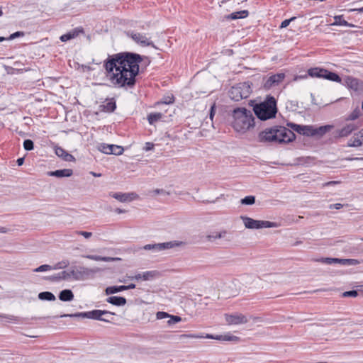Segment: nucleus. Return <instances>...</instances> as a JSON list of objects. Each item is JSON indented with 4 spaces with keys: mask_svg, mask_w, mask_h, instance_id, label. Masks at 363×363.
<instances>
[{
    "mask_svg": "<svg viewBox=\"0 0 363 363\" xmlns=\"http://www.w3.org/2000/svg\"><path fill=\"white\" fill-rule=\"evenodd\" d=\"M143 57L133 52H121L108 56L104 67L111 83L117 88H133L139 73Z\"/></svg>",
    "mask_w": 363,
    "mask_h": 363,
    "instance_id": "f257e3e1",
    "label": "nucleus"
},
{
    "mask_svg": "<svg viewBox=\"0 0 363 363\" xmlns=\"http://www.w3.org/2000/svg\"><path fill=\"white\" fill-rule=\"evenodd\" d=\"M288 125L292 130L284 126L266 128L259 133V141L261 143H288L292 142L296 138L294 131L303 135L305 125L292 123H288Z\"/></svg>",
    "mask_w": 363,
    "mask_h": 363,
    "instance_id": "f03ea898",
    "label": "nucleus"
},
{
    "mask_svg": "<svg viewBox=\"0 0 363 363\" xmlns=\"http://www.w3.org/2000/svg\"><path fill=\"white\" fill-rule=\"evenodd\" d=\"M233 118V127L237 132H245L254 125L255 118L252 112L245 108H235Z\"/></svg>",
    "mask_w": 363,
    "mask_h": 363,
    "instance_id": "7ed1b4c3",
    "label": "nucleus"
},
{
    "mask_svg": "<svg viewBox=\"0 0 363 363\" xmlns=\"http://www.w3.org/2000/svg\"><path fill=\"white\" fill-rule=\"evenodd\" d=\"M253 111L261 121L274 118L277 112V101L273 96H267L264 102L256 104Z\"/></svg>",
    "mask_w": 363,
    "mask_h": 363,
    "instance_id": "20e7f679",
    "label": "nucleus"
},
{
    "mask_svg": "<svg viewBox=\"0 0 363 363\" xmlns=\"http://www.w3.org/2000/svg\"><path fill=\"white\" fill-rule=\"evenodd\" d=\"M101 271L99 267L88 268L85 267H72L69 270V280L82 281L93 277L94 275Z\"/></svg>",
    "mask_w": 363,
    "mask_h": 363,
    "instance_id": "39448f33",
    "label": "nucleus"
},
{
    "mask_svg": "<svg viewBox=\"0 0 363 363\" xmlns=\"http://www.w3.org/2000/svg\"><path fill=\"white\" fill-rule=\"evenodd\" d=\"M251 93V87L250 83L242 82L239 83L233 86L229 91V97L235 101H239L242 99L247 98Z\"/></svg>",
    "mask_w": 363,
    "mask_h": 363,
    "instance_id": "423d86ee",
    "label": "nucleus"
},
{
    "mask_svg": "<svg viewBox=\"0 0 363 363\" xmlns=\"http://www.w3.org/2000/svg\"><path fill=\"white\" fill-rule=\"evenodd\" d=\"M244 225L248 229H260L277 227V223L267 220H254L247 216H241Z\"/></svg>",
    "mask_w": 363,
    "mask_h": 363,
    "instance_id": "0eeeda50",
    "label": "nucleus"
},
{
    "mask_svg": "<svg viewBox=\"0 0 363 363\" xmlns=\"http://www.w3.org/2000/svg\"><path fill=\"white\" fill-rule=\"evenodd\" d=\"M209 338V339H215L218 340L222 341H238L239 337L234 335H213L210 334H207L206 336L197 335V334H182L179 336V340H182L183 338Z\"/></svg>",
    "mask_w": 363,
    "mask_h": 363,
    "instance_id": "6e6552de",
    "label": "nucleus"
},
{
    "mask_svg": "<svg viewBox=\"0 0 363 363\" xmlns=\"http://www.w3.org/2000/svg\"><path fill=\"white\" fill-rule=\"evenodd\" d=\"M285 78L284 73H277L269 77H264L262 86L265 90H269L272 87L278 86Z\"/></svg>",
    "mask_w": 363,
    "mask_h": 363,
    "instance_id": "1a4fd4ad",
    "label": "nucleus"
},
{
    "mask_svg": "<svg viewBox=\"0 0 363 363\" xmlns=\"http://www.w3.org/2000/svg\"><path fill=\"white\" fill-rule=\"evenodd\" d=\"M183 245V242L181 241H169L167 242L162 243H156V244H148L145 245L143 247V249L145 250H152V251H162L164 250L172 249L173 247H179Z\"/></svg>",
    "mask_w": 363,
    "mask_h": 363,
    "instance_id": "9d476101",
    "label": "nucleus"
},
{
    "mask_svg": "<svg viewBox=\"0 0 363 363\" xmlns=\"http://www.w3.org/2000/svg\"><path fill=\"white\" fill-rule=\"evenodd\" d=\"M98 150L103 153L107 155H121L123 154L124 149L123 147L116 145H108L106 143H101L98 146Z\"/></svg>",
    "mask_w": 363,
    "mask_h": 363,
    "instance_id": "9b49d317",
    "label": "nucleus"
},
{
    "mask_svg": "<svg viewBox=\"0 0 363 363\" xmlns=\"http://www.w3.org/2000/svg\"><path fill=\"white\" fill-rule=\"evenodd\" d=\"M103 315H107L108 317H111L115 315V313L106 310H93L89 311V318L93 320H97L100 321H104L106 323H110L111 320L108 318H104Z\"/></svg>",
    "mask_w": 363,
    "mask_h": 363,
    "instance_id": "f8f14e48",
    "label": "nucleus"
},
{
    "mask_svg": "<svg viewBox=\"0 0 363 363\" xmlns=\"http://www.w3.org/2000/svg\"><path fill=\"white\" fill-rule=\"evenodd\" d=\"M225 319L228 325H241L248 322L247 318L239 313L225 314Z\"/></svg>",
    "mask_w": 363,
    "mask_h": 363,
    "instance_id": "ddd939ff",
    "label": "nucleus"
},
{
    "mask_svg": "<svg viewBox=\"0 0 363 363\" xmlns=\"http://www.w3.org/2000/svg\"><path fill=\"white\" fill-rule=\"evenodd\" d=\"M128 35L130 36L133 40H134L136 43L140 45L143 47L145 46H152L155 47L153 43L147 38L145 35L136 33L134 31L128 32Z\"/></svg>",
    "mask_w": 363,
    "mask_h": 363,
    "instance_id": "4468645a",
    "label": "nucleus"
},
{
    "mask_svg": "<svg viewBox=\"0 0 363 363\" xmlns=\"http://www.w3.org/2000/svg\"><path fill=\"white\" fill-rule=\"evenodd\" d=\"M345 84L351 89L363 92V82L352 77H347L345 79Z\"/></svg>",
    "mask_w": 363,
    "mask_h": 363,
    "instance_id": "2eb2a0df",
    "label": "nucleus"
},
{
    "mask_svg": "<svg viewBox=\"0 0 363 363\" xmlns=\"http://www.w3.org/2000/svg\"><path fill=\"white\" fill-rule=\"evenodd\" d=\"M363 145V128L348 140L347 146L357 147Z\"/></svg>",
    "mask_w": 363,
    "mask_h": 363,
    "instance_id": "dca6fc26",
    "label": "nucleus"
},
{
    "mask_svg": "<svg viewBox=\"0 0 363 363\" xmlns=\"http://www.w3.org/2000/svg\"><path fill=\"white\" fill-rule=\"evenodd\" d=\"M359 128L355 123H348L337 131L339 137L343 138L350 135L353 131Z\"/></svg>",
    "mask_w": 363,
    "mask_h": 363,
    "instance_id": "f3484780",
    "label": "nucleus"
},
{
    "mask_svg": "<svg viewBox=\"0 0 363 363\" xmlns=\"http://www.w3.org/2000/svg\"><path fill=\"white\" fill-rule=\"evenodd\" d=\"M111 196L121 202L130 201L137 197L135 193H113Z\"/></svg>",
    "mask_w": 363,
    "mask_h": 363,
    "instance_id": "a211bd4d",
    "label": "nucleus"
},
{
    "mask_svg": "<svg viewBox=\"0 0 363 363\" xmlns=\"http://www.w3.org/2000/svg\"><path fill=\"white\" fill-rule=\"evenodd\" d=\"M81 33H83V30L80 28H76L67 32V33L62 35L60 39L62 42H67L69 40L75 38Z\"/></svg>",
    "mask_w": 363,
    "mask_h": 363,
    "instance_id": "6ab92c4d",
    "label": "nucleus"
},
{
    "mask_svg": "<svg viewBox=\"0 0 363 363\" xmlns=\"http://www.w3.org/2000/svg\"><path fill=\"white\" fill-rule=\"evenodd\" d=\"M55 152L58 157H62L66 162L75 161V158L73 155L68 153L65 150L60 147H55Z\"/></svg>",
    "mask_w": 363,
    "mask_h": 363,
    "instance_id": "aec40b11",
    "label": "nucleus"
},
{
    "mask_svg": "<svg viewBox=\"0 0 363 363\" xmlns=\"http://www.w3.org/2000/svg\"><path fill=\"white\" fill-rule=\"evenodd\" d=\"M47 280L51 281H60L62 280H69V271H62L57 274L48 277Z\"/></svg>",
    "mask_w": 363,
    "mask_h": 363,
    "instance_id": "412c9836",
    "label": "nucleus"
},
{
    "mask_svg": "<svg viewBox=\"0 0 363 363\" xmlns=\"http://www.w3.org/2000/svg\"><path fill=\"white\" fill-rule=\"evenodd\" d=\"M249 15V12L247 10H242L240 11L233 12L230 14L226 15L224 16V18L226 20H237L242 19L247 17Z\"/></svg>",
    "mask_w": 363,
    "mask_h": 363,
    "instance_id": "4be33fe9",
    "label": "nucleus"
},
{
    "mask_svg": "<svg viewBox=\"0 0 363 363\" xmlns=\"http://www.w3.org/2000/svg\"><path fill=\"white\" fill-rule=\"evenodd\" d=\"M48 175L56 177H69L72 175L73 171L71 169H58L49 172Z\"/></svg>",
    "mask_w": 363,
    "mask_h": 363,
    "instance_id": "5701e85b",
    "label": "nucleus"
},
{
    "mask_svg": "<svg viewBox=\"0 0 363 363\" xmlns=\"http://www.w3.org/2000/svg\"><path fill=\"white\" fill-rule=\"evenodd\" d=\"M106 301L116 306H123L127 303L126 298L122 296H110Z\"/></svg>",
    "mask_w": 363,
    "mask_h": 363,
    "instance_id": "b1692460",
    "label": "nucleus"
},
{
    "mask_svg": "<svg viewBox=\"0 0 363 363\" xmlns=\"http://www.w3.org/2000/svg\"><path fill=\"white\" fill-rule=\"evenodd\" d=\"M326 69L320 67H313L308 70V74L311 77L323 78L325 75Z\"/></svg>",
    "mask_w": 363,
    "mask_h": 363,
    "instance_id": "393cba45",
    "label": "nucleus"
},
{
    "mask_svg": "<svg viewBox=\"0 0 363 363\" xmlns=\"http://www.w3.org/2000/svg\"><path fill=\"white\" fill-rule=\"evenodd\" d=\"M59 298L62 301H71L74 299V294L70 289H64L60 292Z\"/></svg>",
    "mask_w": 363,
    "mask_h": 363,
    "instance_id": "a878e982",
    "label": "nucleus"
},
{
    "mask_svg": "<svg viewBox=\"0 0 363 363\" xmlns=\"http://www.w3.org/2000/svg\"><path fill=\"white\" fill-rule=\"evenodd\" d=\"M84 257H86L89 259L94 260V261H104V262H113L116 260H119L120 258L117 257H102L99 255H84Z\"/></svg>",
    "mask_w": 363,
    "mask_h": 363,
    "instance_id": "bb28decb",
    "label": "nucleus"
},
{
    "mask_svg": "<svg viewBox=\"0 0 363 363\" xmlns=\"http://www.w3.org/2000/svg\"><path fill=\"white\" fill-rule=\"evenodd\" d=\"M335 21L330 24V26H344L350 28L356 27L354 24L350 23L343 19L342 16H335L334 17Z\"/></svg>",
    "mask_w": 363,
    "mask_h": 363,
    "instance_id": "cd10ccee",
    "label": "nucleus"
},
{
    "mask_svg": "<svg viewBox=\"0 0 363 363\" xmlns=\"http://www.w3.org/2000/svg\"><path fill=\"white\" fill-rule=\"evenodd\" d=\"M123 291H125V285H121V286H108L105 289V294L106 295H110V294H114Z\"/></svg>",
    "mask_w": 363,
    "mask_h": 363,
    "instance_id": "c85d7f7f",
    "label": "nucleus"
},
{
    "mask_svg": "<svg viewBox=\"0 0 363 363\" xmlns=\"http://www.w3.org/2000/svg\"><path fill=\"white\" fill-rule=\"evenodd\" d=\"M163 117L162 113H151L147 116V121L150 124L153 125Z\"/></svg>",
    "mask_w": 363,
    "mask_h": 363,
    "instance_id": "c756f323",
    "label": "nucleus"
},
{
    "mask_svg": "<svg viewBox=\"0 0 363 363\" xmlns=\"http://www.w3.org/2000/svg\"><path fill=\"white\" fill-rule=\"evenodd\" d=\"M38 298L42 301H55V295L50 291H43L38 294Z\"/></svg>",
    "mask_w": 363,
    "mask_h": 363,
    "instance_id": "7c9ffc66",
    "label": "nucleus"
},
{
    "mask_svg": "<svg viewBox=\"0 0 363 363\" xmlns=\"http://www.w3.org/2000/svg\"><path fill=\"white\" fill-rule=\"evenodd\" d=\"M325 74V75L323 76V79H326L333 82H341V78L336 73L330 72L326 69V73Z\"/></svg>",
    "mask_w": 363,
    "mask_h": 363,
    "instance_id": "2f4dec72",
    "label": "nucleus"
},
{
    "mask_svg": "<svg viewBox=\"0 0 363 363\" xmlns=\"http://www.w3.org/2000/svg\"><path fill=\"white\" fill-rule=\"evenodd\" d=\"M332 128L333 126L330 125H326L316 128H315V135L322 136L325 133L330 130Z\"/></svg>",
    "mask_w": 363,
    "mask_h": 363,
    "instance_id": "473e14b6",
    "label": "nucleus"
},
{
    "mask_svg": "<svg viewBox=\"0 0 363 363\" xmlns=\"http://www.w3.org/2000/svg\"><path fill=\"white\" fill-rule=\"evenodd\" d=\"M104 111L106 112H113L116 108V104L114 99H111L104 106Z\"/></svg>",
    "mask_w": 363,
    "mask_h": 363,
    "instance_id": "72a5a7b5",
    "label": "nucleus"
},
{
    "mask_svg": "<svg viewBox=\"0 0 363 363\" xmlns=\"http://www.w3.org/2000/svg\"><path fill=\"white\" fill-rule=\"evenodd\" d=\"M158 272L157 271H147L143 272V281H149L152 280L157 275Z\"/></svg>",
    "mask_w": 363,
    "mask_h": 363,
    "instance_id": "f704fd0d",
    "label": "nucleus"
},
{
    "mask_svg": "<svg viewBox=\"0 0 363 363\" xmlns=\"http://www.w3.org/2000/svg\"><path fill=\"white\" fill-rule=\"evenodd\" d=\"M225 234H226V231H222L220 233L215 232V233H213L212 234L208 235L206 236V239L208 241H213L216 239H220V238H223Z\"/></svg>",
    "mask_w": 363,
    "mask_h": 363,
    "instance_id": "c9c22d12",
    "label": "nucleus"
},
{
    "mask_svg": "<svg viewBox=\"0 0 363 363\" xmlns=\"http://www.w3.org/2000/svg\"><path fill=\"white\" fill-rule=\"evenodd\" d=\"M61 318L63 317H75V318H89V311L87 312H79L74 314H63L60 315Z\"/></svg>",
    "mask_w": 363,
    "mask_h": 363,
    "instance_id": "e433bc0d",
    "label": "nucleus"
},
{
    "mask_svg": "<svg viewBox=\"0 0 363 363\" xmlns=\"http://www.w3.org/2000/svg\"><path fill=\"white\" fill-rule=\"evenodd\" d=\"M359 263L357 259H340V264L342 265H357Z\"/></svg>",
    "mask_w": 363,
    "mask_h": 363,
    "instance_id": "4c0bfd02",
    "label": "nucleus"
},
{
    "mask_svg": "<svg viewBox=\"0 0 363 363\" xmlns=\"http://www.w3.org/2000/svg\"><path fill=\"white\" fill-rule=\"evenodd\" d=\"M360 109L357 107L347 118V121H354L360 116Z\"/></svg>",
    "mask_w": 363,
    "mask_h": 363,
    "instance_id": "58836bf2",
    "label": "nucleus"
},
{
    "mask_svg": "<svg viewBox=\"0 0 363 363\" xmlns=\"http://www.w3.org/2000/svg\"><path fill=\"white\" fill-rule=\"evenodd\" d=\"M240 203L242 205H252L255 203V196H247L241 199Z\"/></svg>",
    "mask_w": 363,
    "mask_h": 363,
    "instance_id": "ea45409f",
    "label": "nucleus"
},
{
    "mask_svg": "<svg viewBox=\"0 0 363 363\" xmlns=\"http://www.w3.org/2000/svg\"><path fill=\"white\" fill-rule=\"evenodd\" d=\"M318 261H320L323 263L327 264H340V259L339 258H322L320 259H318Z\"/></svg>",
    "mask_w": 363,
    "mask_h": 363,
    "instance_id": "a19ab883",
    "label": "nucleus"
},
{
    "mask_svg": "<svg viewBox=\"0 0 363 363\" xmlns=\"http://www.w3.org/2000/svg\"><path fill=\"white\" fill-rule=\"evenodd\" d=\"M23 148L27 151H30L34 148V143L33 140L26 139L23 141Z\"/></svg>",
    "mask_w": 363,
    "mask_h": 363,
    "instance_id": "79ce46f5",
    "label": "nucleus"
},
{
    "mask_svg": "<svg viewBox=\"0 0 363 363\" xmlns=\"http://www.w3.org/2000/svg\"><path fill=\"white\" fill-rule=\"evenodd\" d=\"M303 135L307 136H314L315 128L313 126L305 125Z\"/></svg>",
    "mask_w": 363,
    "mask_h": 363,
    "instance_id": "37998d69",
    "label": "nucleus"
},
{
    "mask_svg": "<svg viewBox=\"0 0 363 363\" xmlns=\"http://www.w3.org/2000/svg\"><path fill=\"white\" fill-rule=\"evenodd\" d=\"M69 262L68 260H63L57 263L55 266L52 267V269H61L67 267L69 265Z\"/></svg>",
    "mask_w": 363,
    "mask_h": 363,
    "instance_id": "c03bdc74",
    "label": "nucleus"
},
{
    "mask_svg": "<svg viewBox=\"0 0 363 363\" xmlns=\"http://www.w3.org/2000/svg\"><path fill=\"white\" fill-rule=\"evenodd\" d=\"M52 267L48 264H43L40 267L35 268L33 271L35 272H46L49 270H52Z\"/></svg>",
    "mask_w": 363,
    "mask_h": 363,
    "instance_id": "a18cd8bd",
    "label": "nucleus"
},
{
    "mask_svg": "<svg viewBox=\"0 0 363 363\" xmlns=\"http://www.w3.org/2000/svg\"><path fill=\"white\" fill-rule=\"evenodd\" d=\"M168 318L169 320H167V324L169 325L179 323V321L182 320L181 317L173 315H170V317H169Z\"/></svg>",
    "mask_w": 363,
    "mask_h": 363,
    "instance_id": "49530a36",
    "label": "nucleus"
},
{
    "mask_svg": "<svg viewBox=\"0 0 363 363\" xmlns=\"http://www.w3.org/2000/svg\"><path fill=\"white\" fill-rule=\"evenodd\" d=\"M169 317H170V314H169L167 312H164V311H159L156 313V318L158 320H162V319H164V318H168Z\"/></svg>",
    "mask_w": 363,
    "mask_h": 363,
    "instance_id": "de8ad7c7",
    "label": "nucleus"
},
{
    "mask_svg": "<svg viewBox=\"0 0 363 363\" xmlns=\"http://www.w3.org/2000/svg\"><path fill=\"white\" fill-rule=\"evenodd\" d=\"M358 295V292L356 290H352L348 291H345L342 293L343 297H356Z\"/></svg>",
    "mask_w": 363,
    "mask_h": 363,
    "instance_id": "09e8293b",
    "label": "nucleus"
},
{
    "mask_svg": "<svg viewBox=\"0 0 363 363\" xmlns=\"http://www.w3.org/2000/svg\"><path fill=\"white\" fill-rule=\"evenodd\" d=\"M24 35V33L23 32H21V31H17V32H15L13 33H12L11 35H9V38H7V39L9 40H13L16 38H18V37H22Z\"/></svg>",
    "mask_w": 363,
    "mask_h": 363,
    "instance_id": "8fccbe9b",
    "label": "nucleus"
},
{
    "mask_svg": "<svg viewBox=\"0 0 363 363\" xmlns=\"http://www.w3.org/2000/svg\"><path fill=\"white\" fill-rule=\"evenodd\" d=\"M295 19H296V17H295V16H294V17H291V18H289V19H286V20L283 21L281 22V23L280 28H286V27L289 25V23H290L291 21H294Z\"/></svg>",
    "mask_w": 363,
    "mask_h": 363,
    "instance_id": "3c124183",
    "label": "nucleus"
},
{
    "mask_svg": "<svg viewBox=\"0 0 363 363\" xmlns=\"http://www.w3.org/2000/svg\"><path fill=\"white\" fill-rule=\"evenodd\" d=\"M143 273H138L136 274L134 276H128V278L130 279V280H136V281H139L140 279L143 280Z\"/></svg>",
    "mask_w": 363,
    "mask_h": 363,
    "instance_id": "603ef678",
    "label": "nucleus"
},
{
    "mask_svg": "<svg viewBox=\"0 0 363 363\" xmlns=\"http://www.w3.org/2000/svg\"><path fill=\"white\" fill-rule=\"evenodd\" d=\"M154 147V144L150 142H147L145 144V146L143 147V150L145 151H150L152 150Z\"/></svg>",
    "mask_w": 363,
    "mask_h": 363,
    "instance_id": "864d4df0",
    "label": "nucleus"
},
{
    "mask_svg": "<svg viewBox=\"0 0 363 363\" xmlns=\"http://www.w3.org/2000/svg\"><path fill=\"white\" fill-rule=\"evenodd\" d=\"M342 207V204H341V203H335V204H330V206H329V208L330 209L335 208V209L339 210Z\"/></svg>",
    "mask_w": 363,
    "mask_h": 363,
    "instance_id": "5fc2aeb1",
    "label": "nucleus"
},
{
    "mask_svg": "<svg viewBox=\"0 0 363 363\" xmlns=\"http://www.w3.org/2000/svg\"><path fill=\"white\" fill-rule=\"evenodd\" d=\"M174 102V96H168L167 99H166L165 100H164L162 101V103L165 104H172Z\"/></svg>",
    "mask_w": 363,
    "mask_h": 363,
    "instance_id": "6e6d98bb",
    "label": "nucleus"
},
{
    "mask_svg": "<svg viewBox=\"0 0 363 363\" xmlns=\"http://www.w3.org/2000/svg\"><path fill=\"white\" fill-rule=\"evenodd\" d=\"M340 183L339 181H330L323 184V186H333Z\"/></svg>",
    "mask_w": 363,
    "mask_h": 363,
    "instance_id": "4d7b16f0",
    "label": "nucleus"
},
{
    "mask_svg": "<svg viewBox=\"0 0 363 363\" xmlns=\"http://www.w3.org/2000/svg\"><path fill=\"white\" fill-rule=\"evenodd\" d=\"M79 233L83 235L85 238H89L92 235L91 233L86 231H80Z\"/></svg>",
    "mask_w": 363,
    "mask_h": 363,
    "instance_id": "13d9d810",
    "label": "nucleus"
},
{
    "mask_svg": "<svg viewBox=\"0 0 363 363\" xmlns=\"http://www.w3.org/2000/svg\"><path fill=\"white\" fill-rule=\"evenodd\" d=\"M153 192H154L155 194H168V195L169 194V192H166L164 190H163V189H155Z\"/></svg>",
    "mask_w": 363,
    "mask_h": 363,
    "instance_id": "bf43d9fd",
    "label": "nucleus"
},
{
    "mask_svg": "<svg viewBox=\"0 0 363 363\" xmlns=\"http://www.w3.org/2000/svg\"><path fill=\"white\" fill-rule=\"evenodd\" d=\"M215 115V105H213L210 110V118L211 120H213V116Z\"/></svg>",
    "mask_w": 363,
    "mask_h": 363,
    "instance_id": "052dcab7",
    "label": "nucleus"
},
{
    "mask_svg": "<svg viewBox=\"0 0 363 363\" xmlns=\"http://www.w3.org/2000/svg\"><path fill=\"white\" fill-rule=\"evenodd\" d=\"M307 77V75H296L294 77V81H297V80H299V79H305Z\"/></svg>",
    "mask_w": 363,
    "mask_h": 363,
    "instance_id": "680f3d73",
    "label": "nucleus"
},
{
    "mask_svg": "<svg viewBox=\"0 0 363 363\" xmlns=\"http://www.w3.org/2000/svg\"><path fill=\"white\" fill-rule=\"evenodd\" d=\"M125 290L133 289L135 288V284H130L129 285H125Z\"/></svg>",
    "mask_w": 363,
    "mask_h": 363,
    "instance_id": "e2e57ef3",
    "label": "nucleus"
},
{
    "mask_svg": "<svg viewBox=\"0 0 363 363\" xmlns=\"http://www.w3.org/2000/svg\"><path fill=\"white\" fill-rule=\"evenodd\" d=\"M17 164L18 166H21L23 164L24 162V158L23 157H20L16 161Z\"/></svg>",
    "mask_w": 363,
    "mask_h": 363,
    "instance_id": "0e129e2a",
    "label": "nucleus"
},
{
    "mask_svg": "<svg viewBox=\"0 0 363 363\" xmlns=\"http://www.w3.org/2000/svg\"><path fill=\"white\" fill-rule=\"evenodd\" d=\"M115 212L120 214V213H125V210H123V209H121V208H116L115 210Z\"/></svg>",
    "mask_w": 363,
    "mask_h": 363,
    "instance_id": "69168bd1",
    "label": "nucleus"
},
{
    "mask_svg": "<svg viewBox=\"0 0 363 363\" xmlns=\"http://www.w3.org/2000/svg\"><path fill=\"white\" fill-rule=\"evenodd\" d=\"M6 232H7V230H6V228H4V227L0 228V233H5Z\"/></svg>",
    "mask_w": 363,
    "mask_h": 363,
    "instance_id": "338daca9",
    "label": "nucleus"
},
{
    "mask_svg": "<svg viewBox=\"0 0 363 363\" xmlns=\"http://www.w3.org/2000/svg\"><path fill=\"white\" fill-rule=\"evenodd\" d=\"M91 174L94 177H101V174H97V173H95V172H91Z\"/></svg>",
    "mask_w": 363,
    "mask_h": 363,
    "instance_id": "774afa93",
    "label": "nucleus"
}]
</instances>
